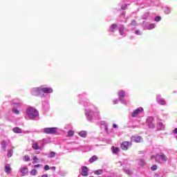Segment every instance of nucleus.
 <instances>
[{
  "instance_id": "obj_1",
  "label": "nucleus",
  "mask_w": 177,
  "mask_h": 177,
  "mask_svg": "<svg viewBox=\"0 0 177 177\" xmlns=\"http://www.w3.org/2000/svg\"><path fill=\"white\" fill-rule=\"evenodd\" d=\"M53 89L49 87H37L33 89L34 96H44L43 93H52Z\"/></svg>"
},
{
  "instance_id": "obj_2",
  "label": "nucleus",
  "mask_w": 177,
  "mask_h": 177,
  "mask_svg": "<svg viewBox=\"0 0 177 177\" xmlns=\"http://www.w3.org/2000/svg\"><path fill=\"white\" fill-rule=\"evenodd\" d=\"M26 113L29 120H36V118H39V113L38 112V110L34 107H28L26 109Z\"/></svg>"
},
{
  "instance_id": "obj_3",
  "label": "nucleus",
  "mask_w": 177,
  "mask_h": 177,
  "mask_svg": "<svg viewBox=\"0 0 177 177\" xmlns=\"http://www.w3.org/2000/svg\"><path fill=\"white\" fill-rule=\"evenodd\" d=\"M155 160L156 162L159 164H162L164 162H167L168 161V158L164 153H157L155 156Z\"/></svg>"
},
{
  "instance_id": "obj_4",
  "label": "nucleus",
  "mask_w": 177,
  "mask_h": 177,
  "mask_svg": "<svg viewBox=\"0 0 177 177\" xmlns=\"http://www.w3.org/2000/svg\"><path fill=\"white\" fill-rule=\"evenodd\" d=\"M44 133H47V134L56 133V132H57V127L44 128Z\"/></svg>"
},
{
  "instance_id": "obj_5",
  "label": "nucleus",
  "mask_w": 177,
  "mask_h": 177,
  "mask_svg": "<svg viewBox=\"0 0 177 177\" xmlns=\"http://www.w3.org/2000/svg\"><path fill=\"white\" fill-rule=\"evenodd\" d=\"M131 146H132V142H129L128 141H124V142H122L120 147H121L122 150H128V149H129V147H131Z\"/></svg>"
},
{
  "instance_id": "obj_6",
  "label": "nucleus",
  "mask_w": 177,
  "mask_h": 177,
  "mask_svg": "<svg viewBox=\"0 0 177 177\" xmlns=\"http://www.w3.org/2000/svg\"><path fill=\"white\" fill-rule=\"evenodd\" d=\"M142 111H143V108L142 107L138 108L132 113L131 116L133 118L137 117L140 114V113H142Z\"/></svg>"
},
{
  "instance_id": "obj_7",
  "label": "nucleus",
  "mask_w": 177,
  "mask_h": 177,
  "mask_svg": "<svg viewBox=\"0 0 177 177\" xmlns=\"http://www.w3.org/2000/svg\"><path fill=\"white\" fill-rule=\"evenodd\" d=\"M88 167H86V166H84L82 168V176H88Z\"/></svg>"
},
{
  "instance_id": "obj_8",
  "label": "nucleus",
  "mask_w": 177,
  "mask_h": 177,
  "mask_svg": "<svg viewBox=\"0 0 177 177\" xmlns=\"http://www.w3.org/2000/svg\"><path fill=\"white\" fill-rule=\"evenodd\" d=\"M132 139L136 143H140V142H142V137H140L139 136H134L132 137Z\"/></svg>"
},
{
  "instance_id": "obj_9",
  "label": "nucleus",
  "mask_w": 177,
  "mask_h": 177,
  "mask_svg": "<svg viewBox=\"0 0 177 177\" xmlns=\"http://www.w3.org/2000/svg\"><path fill=\"white\" fill-rule=\"evenodd\" d=\"M1 149L3 150V151H6V146H8V142L6 140H3L1 142Z\"/></svg>"
},
{
  "instance_id": "obj_10",
  "label": "nucleus",
  "mask_w": 177,
  "mask_h": 177,
  "mask_svg": "<svg viewBox=\"0 0 177 177\" xmlns=\"http://www.w3.org/2000/svg\"><path fill=\"white\" fill-rule=\"evenodd\" d=\"M21 173L23 174V176H24L28 172V169L27 167H22L21 169Z\"/></svg>"
},
{
  "instance_id": "obj_11",
  "label": "nucleus",
  "mask_w": 177,
  "mask_h": 177,
  "mask_svg": "<svg viewBox=\"0 0 177 177\" xmlns=\"http://www.w3.org/2000/svg\"><path fill=\"white\" fill-rule=\"evenodd\" d=\"M10 171H12V169L10 168V165L6 164L5 166V172H6V174H9Z\"/></svg>"
},
{
  "instance_id": "obj_12",
  "label": "nucleus",
  "mask_w": 177,
  "mask_h": 177,
  "mask_svg": "<svg viewBox=\"0 0 177 177\" xmlns=\"http://www.w3.org/2000/svg\"><path fill=\"white\" fill-rule=\"evenodd\" d=\"M32 147L34 150H39V149H41V147H39L38 142L33 143Z\"/></svg>"
},
{
  "instance_id": "obj_13",
  "label": "nucleus",
  "mask_w": 177,
  "mask_h": 177,
  "mask_svg": "<svg viewBox=\"0 0 177 177\" xmlns=\"http://www.w3.org/2000/svg\"><path fill=\"white\" fill-rule=\"evenodd\" d=\"M98 158L96 156H93L90 159H89V162L92 164V162H95V161H97Z\"/></svg>"
},
{
  "instance_id": "obj_14",
  "label": "nucleus",
  "mask_w": 177,
  "mask_h": 177,
  "mask_svg": "<svg viewBox=\"0 0 177 177\" xmlns=\"http://www.w3.org/2000/svg\"><path fill=\"white\" fill-rule=\"evenodd\" d=\"M112 150H113V154H118V152L120 151V148L112 147Z\"/></svg>"
},
{
  "instance_id": "obj_15",
  "label": "nucleus",
  "mask_w": 177,
  "mask_h": 177,
  "mask_svg": "<svg viewBox=\"0 0 177 177\" xmlns=\"http://www.w3.org/2000/svg\"><path fill=\"white\" fill-rule=\"evenodd\" d=\"M12 131L15 132V133H21V129L19 127L14 128Z\"/></svg>"
},
{
  "instance_id": "obj_16",
  "label": "nucleus",
  "mask_w": 177,
  "mask_h": 177,
  "mask_svg": "<svg viewBox=\"0 0 177 177\" xmlns=\"http://www.w3.org/2000/svg\"><path fill=\"white\" fill-rule=\"evenodd\" d=\"M158 103H159L160 104H161L162 106H165L166 103H165V100H162V99H158L157 100Z\"/></svg>"
},
{
  "instance_id": "obj_17",
  "label": "nucleus",
  "mask_w": 177,
  "mask_h": 177,
  "mask_svg": "<svg viewBox=\"0 0 177 177\" xmlns=\"http://www.w3.org/2000/svg\"><path fill=\"white\" fill-rule=\"evenodd\" d=\"M79 135L80 136H81L82 138H86V131H82L79 133Z\"/></svg>"
},
{
  "instance_id": "obj_18",
  "label": "nucleus",
  "mask_w": 177,
  "mask_h": 177,
  "mask_svg": "<svg viewBox=\"0 0 177 177\" xmlns=\"http://www.w3.org/2000/svg\"><path fill=\"white\" fill-rule=\"evenodd\" d=\"M153 28H156V24H151L147 27V30H153Z\"/></svg>"
},
{
  "instance_id": "obj_19",
  "label": "nucleus",
  "mask_w": 177,
  "mask_h": 177,
  "mask_svg": "<svg viewBox=\"0 0 177 177\" xmlns=\"http://www.w3.org/2000/svg\"><path fill=\"white\" fill-rule=\"evenodd\" d=\"M115 28H117V24H112L110 27V31L111 32H114V30H115Z\"/></svg>"
},
{
  "instance_id": "obj_20",
  "label": "nucleus",
  "mask_w": 177,
  "mask_h": 177,
  "mask_svg": "<svg viewBox=\"0 0 177 177\" xmlns=\"http://www.w3.org/2000/svg\"><path fill=\"white\" fill-rule=\"evenodd\" d=\"M118 96L120 98H122L125 96V91H120L119 93H118Z\"/></svg>"
},
{
  "instance_id": "obj_21",
  "label": "nucleus",
  "mask_w": 177,
  "mask_h": 177,
  "mask_svg": "<svg viewBox=\"0 0 177 177\" xmlns=\"http://www.w3.org/2000/svg\"><path fill=\"white\" fill-rule=\"evenodd\" d=\"M12 156H13V150L12 149H9L8 151L7 157H8V158H10V157H12Z\"/></svg>"
},
{
  "instance_id": "obj_22",
  "label": "nucleus",
  "mask_w": 177,
  "mask_h": 177,
  "mask_svg": "<svg viewBox=\"0 0 177 177\" xmlns=\"http://www.w3.org/2000/svg\"><path fill=\"white\" fill-rule=\"evenodd\" d=\"M37 174H38V171H37V169H33L30 171V175L32 176H35V175H37Z\"/></svg>"
},
{
  "instance_id": "obj_23",
  "label": "nucleus",
  "mask_w": 177,
  "mask_h": 177,
  "mask_svg": "<svg viewBox=\"0 0 177 177\" xmlns=\"http://www.w3.org/2000/svg\"><path fill=\"white\" fill-rule=\"evenodd\" d=\"M119 32H120V35H125V33L124 32V27L123 26L120 27Z\"/></svg>"
},
{
  "instance_id": "obj_24",
  "label": "nucleus",
  "mask_w": 177,
  "mask_h": 177,
  "mask_svg": "<svg viewBox=\"0 0 177 177\" xmlns=\"http://www.w3.org/2000/svg\"><path fill=\"white\" fill-rule=\"evenodd\" d=\"M68 136L69 138H71V137L74 136V131L69 130V131H68Z\"/></svg>"
},
{
  "instance_id": "obj_25",
  "label": "nucleus",
  "mask_w": 177,
  "mask_h": 177,
  "mask_svg": "<svg viewBox=\"0 0 177 177\" xmlns=\"http://www.w3.org/2000/svg\"><path fill=\"white\" fill-rule=\"evenodd\" d=\"M165 13L166 15H169V13H171V8L167 7L165 8Z\"/></svg>"
},
{
  "instance_id": "obj_26",
  "label": "nucleus",
  "mask_w": 177,
  "mask_h": 177,
  "mask_svg": "<svg viewBox=\"0 0 177 177\" xmlns=\"http://www.w3.org/2000/svg\"><path fill=\"white\" fill-rule=\"evenodd\" d=\"M142 19H143V20H146V19H149V12H145L142 15Z\"/></svg>"
},
{
  "instance_id": "obj_27",
  "label": "nucleus",
  "mask_w": 177,
  "mask_h": 177,
  "mask_svg": "<svg viewBox=\"0 0 177 177\" xmlns=\"http://www.w3.org/2000/svg\"><path fill=\"white\" fill-rule=\"evenodd\" d=\"M95 175H102L103 174V169H98L95 172Z\"/></svg>"
},
{
  "instance_id": "obj_28",
  "label": "nucleus",
  "mask_w": 177,
  "mask_h": 177,
  "mask_svg": "<svg viewBox=\"0 0 177 177\" xmlns=\"http://www.w3.org/2000/svg\"><path fill=\"white\" fill-rule=\"evenodd\" d=\"M55 156H56V152H55V151H51V152L50 153L49 157H50V158H53Z\"/></svg>"
},
{
  "instance_id": "obj_29",
  "label": "nucleus",
  "mask_w": 177,
  "mask_h": 177,
  "mask_svg": "<svg viewBox=\"0 0 177 177\" xmlns=\"http://www.w3.org/2000/svg\"><path fill=\"white\" fill-rule=\"evenodd\" d=\"M125 172H126V174H127V175H129V176H131V175H132V174H133V172L132 171H131L130 169H125Z\"/></svg>"
},
{
  "instance_id": "obj_30",
  "label": "nucleus",
  "mask_w": 177,
  "mask_h": 177,
  "mask_svg": "<svg viewBox=\"0 0 177 177\" xmlns=\"http://www.w3.org/2000/svg\"><path fill=\"white\" fill-rule=\"evenodd\" d=\"M29 160H30V156L26 155V156H24V160L25 162H27V161H28Z\"/></svg>"
},
{
  "instance_id": "obj_31",
  "label": "nucleus",
  "mask_w": 177,
  "mask_h": 177,
  "mask_svg": "<svg viewBox=\"0 0 177 177\" xmlns=\"http://www.w3.org/2000/svg\"><path fill=\"white\" fill-rule=\"evenodd\" d=\"M151 171H157V165H154L151 167Z\"/></svg>"
},
{
  "instance_id": "obj_32",
  "label": "nucleus",
  "mask_w": 177,
  "mask_h": 177,
  "mask_svg": "<svg viewBox=\"0 0 177 177\" xmlns=\"http://www.w3.org/2000/svg\"><path fill=\"white\" fill-rule=\"evenodd\" d=\"M12 112L15 113V114H20V111L16 109H12Z\"/></svg>"
},
{
  "instance_id": "obj_33",
  "label": "nucleus",
  "mask_w": 177,
  "mask_h": 177,
  "mask_svg": "<svg viewBox=\"0 0 177 177\" xmlns=\"http://www.w3.org/2000/svg\"><path fill=\"white\" fill-rule=\"evenodd\" d=\"M135 34H136V35H142V32H140V30H136Z\"/></svg>"
},
{
  "instance_id": "obj_34",
  "label": "nucleus",
  "mask_w": 177,
  "mask_h": 177,
  "mask_svg": "<svg viewBox=\"0 0 177 177\" xmlns=\"http://www.w3.org/2000/svg\"><path fill=\"white\" fill-rule=\"evenodd\" d=\"M32 160H33V162H32V164H35L36 162V160H38V158H37V156H33L32 157Z\"/></svg>"
},
{
  "instance_id": "obj_35",
  "label": "nucleus",
  "mask_w": 177,
  "mask_h": 177,
  "mask_svg": "<svg viewBox=\"0 0 177 177\" xmlns=\"http://www.w3.org/2000/svg\"><path fill=\"white\" fill-rule=\"evenodd\" d=\"M154 20L155 21H160V20H161V17H156Z\"/></svg>"
},
{
  "instance_id": "obj_36",
  "label": "nucleus",
  "mask_w": 177,
  "mask_h": 177,
  "mask_svg": "<svg viewBox=\"0 0 177 177\" xmlns=\"http://www.w3.org/2000/svg\"><path fill=\"white\" fill-rule=\"evenodd\" d=\"M44 171H49V165H46L44 166Z\"/></svg>"
},
{
  "instance_id": "obj_37",
  "label": "nucleus",
  "mask_w": 177,
  "mask_h": 177,
  "mask_svg": "<svg viewBox=\"0 0 177 177\" xmlns=\"http://www.w3.org/2000/svg\"><path fill=\"white\" fill-rule=\"evenodd\" d=\"M128 6V5H127V4H124V6H122V9L123 10H125V9H127V7Z\"/></svg>"
},
{
  "instance_id": "obj_38",
  "label": "nucleus",
  "mask_w": 177,
  "mask_h": 177,
  "mask_svg": "<svg viewBox=\"0 0 177 177\" xmlns=\"http://www.w3.org/2000/svg\"><path fill=\"white\" fill-rule=\"evenodd\" d=\"M136 24V22L135 21H133L131 24V26H135Z\"/></svg>"
},
{
  "instance_id": "obj_39",
  "label": "nucleus",
  "mask_w": 177,
  "mask_h": 177,
  "mask_svg": "<svg viewBox=\"0 0 177 177\" xmlns=\"http://www.w3.org/2000/svg\"><path fill=\"white\" fill-rule=\"evenodd\" d=\"M39 167H41V165L39 164L35 165V168H39Z\"/></svg>"
},
{
  "instance_id": "obj_40",
  "label": "nucleus",
  "mask_w": 177,
  "mask_h": 177,
  "mask_svg": "<svg viewBox=\"0 0 177 177\" xmlns=\"http://www.w3.org/2000/svg\"><path fill=\"white\" fill-rule=\"evenodd\" d=\"M113 128H118V126L117 125V124H113Z\"/></svg>"
},
{
  "instance_id": "obj_41",
  "label": "nucleus",
  "mask_w": 177,
  "mask_h": 177,
  "mask_svg": "<svg viewBox=\"0 0 177 177\" xmlns=\"http://www.w3.org/2000/svg\"><path fill=\"white\" fill-rule=\"evenodd\" d=\"M117 103H118V100H113L114 104H117Z\"/></svg>"
},
{
  "instance_id": "obj_42",
  "label": "nucleus",
  "mask_w": 177,
  "mask_h": 177,
  "mask_svg": "<svg viewBox=\"0 0 177 177\" xmlns=\"http://www.w3.org/2000/svg\"><path fill=\"white\" fill-rule=\"evenodd\" d=\"M174 133H177V128L174 129Z\"/></svg>"
},
{
  "instance_id": "obj_43",
  "label": "nucleus",
  "mask_w": 177,
  "mask_h": 177,
  "mask_svg": "<svg viewBox=\"0 0 177 177\" xmlns=\"http://www.w3.org/2000/svg\"><path fill=\"white\" fill-rule=\"evenodd\" d=\"M41 177H48V174H44L41 176Z\"/></svg>"
},
{
  "instance_id": "obj_44",
  "label": "nucleus",
  "mask_w": 177,
  "mask_h": 177,
  "mask_svg": "<svg viewBox=\"0 0 177 177\" xmlns=\"http://www.w3.org/2000/svg\"><path fill=\"white\" fill-rule=\"evenodd\" d=\"M12 105L14 106V107H16V103L15 102L12 103Z\"/></svg>"
},
{
  "instance_id": "obj_45",
  "label": "nucleus",
  "mask_w": 177,
  "mask_h": 177,
  "mask_svg": "<svg viewBox=\"0 0 177 177\" xmlns=\"http://www.w3.org/2000/svg\"><path fill=\"white\" fill-rule=\"evenodd\" d=\"M53 169H56V167H53Z\"/></svg>"
}]
</instances>
